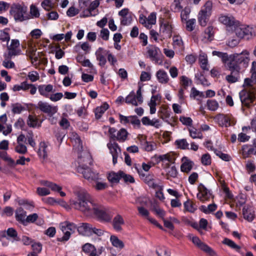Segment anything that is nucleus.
<instances>
[{
    "mask_svg": "<svg viewBox=\"0 0 256 256\" xmlns=\"http://www.w3.org/2000/svg\"><path fill=\"white\" fill-rule=\"evenodd\" d=\"M30 14L32 18H38L40 15L38 8L34 4H32L30 6Z\"/></svg>",
    "mask_w": 256,
    "mask_h": 256,
    "instance_id": "obj_57",
    "label": "nucleus"
},
{
    "mask_svg": "<svg viewBox=\"0 0 256 256\" xmlns=\"http://www.w3.org/2000/svg\"><path fill=\"white\" fill-rule=\"evenodd\" d=\"M156 76L160 83L166 84L169 80L167 73L162 70H158L156 74Z\"/></svg>",
    "mask_w": 256,
    "mask_h": 256,
    "instance_id": "obj_30",
    "label": "nucleus"
},
{
    "mask_svg": "<svg viewBox=\"0 0 256 256\" xmlns=\"http://www.w3.org/2000/svg\"><path fill=\"white\" fill-rule=\"evenodd\" d=\"M243 89H248L249 91H252V92H256V82L254 80L249 78L244 80L242 85Z\"/></svg>",
    "mask_w": 256,
    "mask_h": 256,
    "instance_id": "obj_25",
    "label": "nucleus"
},
{
    "mask_svg": "<svg viewBox=\"0 0 256 256\" xmlns=\"http://www.w3.org/2000/svg\"><path fill=\"white\" fill-rule=\"evenodd\" d=\"M92 232L96 234L98 236H103L102 238L108 239L110 238V240H119L118 236L114 235H111L109 232H104L102 230L92 228Z\"/></svg>",
    "mask_w": 256,
    "mask_h": 256,
    "instance_id": "obj_22",
    "label": "nucleus"
},
{
    "mask_svg": "<svg viewBox=\"0 0 256 256\" xmlns=\"http://www.w3.org/2000/svg\"><path fill=\"white\" fill-rule=\"evenodd\" d=\"M190 136L192 138H202V134L200 132L198 131L196 128H192L188 129Z\"/></svg>",
    "mask_w": 256,
    "mask_h": 256,
    "instance_id": "obj_46",
    "label": "nucleus"
},
{
    "mask_svg": "<svg viewBox=\"0 0 256 256\" xmlns=\"http://www.w3.org/2000/svg\"><path fill=\"white\" fill-rule=\"evenodd\" d=\"M28 125L32 128L40 126V124H38V119L34 116L30 115L27 120Z\"/></svg>",
    "mask_w": 256,
    "mask_h": 256,
    "instance_id": "obj_42",
    "label": "nucleus"
},
{
    "mask_svg": "<svg viewBox=\"0 0 256 256\" xmlns=\"http://www.w3.org/2000/svg\"><path fill=\"white\" fill-rule=\"evenodd\" d=\"M198 192L197 194V198L201 202L208 201L210 199L214 198L212 192L202 184H200L198 187Z\"/></svg>",
    "mask_w": 256,
    "mask_h": 256,
    "instance_id": "obj_9",
    "label": "nucleus"
},
{
    "mask_svg": "<svg viewBox=\"0 0 256 256\" xmlns=\"http://www.w3.org/2000/svg\"><path fill=\"white\" fill-rule=\"evenodd\" d=\"M0 158L7 162L10 166H13L15 164L14 160L8 156L6 152L0 151Z\"/></svg>",
    "mask_w": 256,
    "mask_h": 256,
    "instance_id": "obj_49",
    "label": "nucleus"
},
{
    "mask_svg": "<svg viewBox=\"0 0 256 256\" xmlns=\"http://www.w3.org/2000/svg\"><path fill=\"white\" fill-rule=\"evenodd\" d=\"M198 61L200 65L201 68L205 70H208L207 67L208 58L207 56L204 54H200L198 58Z\"/></svg>",
    "mask_w": 256,
    "mask_h": 256,
    "instance_id": "obj_43",
    "label": "nucleus"
},
{
    "mask_svg": "<svg viewBox=\"0 0 256 256\" xmlns=\"http://www.w3.org/2000/svg\"><path fill=\"white\" fill-rule=\"evenodd\" d=\"M42 112L48 114L49 116H52L57 112V106H52L48 102L40 101L36 106Z\"/></svg>",
    "mask_w": 256,
    "mask_h": 256,
    "instance_id": "obj_12",
    "label": "nucleus"
},
{
    "mask_svg": "<svg viewBox=\"0 0 256 256\" xmlns=\"http://www.w3.org/2000/svg\"><path fill=\"white\" fill-rule=\"evenodd\" d=\"M107 146L112 156V163L116 164L118 158H122L121 149L118 144L115 142H110L108 144Z\"/></svg>",
    "mask_w": 256,
    "mask_h": 256,
    "instance_id": "obj_11",
    "label": "nucleus"
},
{
    "mask_svg": "<svg viewBox=\"0 0 256 256\" xmlns=\"http://www.w3.org/2000/svg\"><path fill=\"white\" fill-rule=\"evenodd\" d=\"M234 32L240 38H244V30H243L244 28V25L239 24L238 25L236 24V25L234 26Z\"/></svg>",
    "mask_w": 256,
    "mask_h": 256,
    "instance_id": "obj_44",
    "label": "nucleus"
},
{
    "mask_svg": "<svg viewBox=\"0 0 256 256\" xmlns=\"http://www.w3.org/2000/svg\"><path fill=\"white\" fill-rule=\"evenodd\" d=\"M121 172H110L108 176V180L112 183H118L120 180L122 178Z\"/></svg>",
    "mask_w": 256,
    "mask_h": 256,
    "instance_id": "obj_34",
    "label": "nucleus"
},
{
    "mask_svg": "<svg viewBox=\"0 0 256 256\" xmlns=\"http://www.w3.org/2000/svg\"><path fill=\"white\" fill-rule=\"evenodd\" d=\"M212 54L213 56H216L220 58L225 67L228 66L229 62L230 56L227 53L214 50L212 52Z\"/></svg>",
    "mask_w": 256,
    "mask_h": 256,
    "instance_id": "obj_31",
    "label": "nucleus"
},
{
    "mask_svg": "<svg viewBox=\"0 0 256 256\" xmlns=\"http://www.w3.org/2000/svg\"><path fill=\"white\" fill-rule=\"evenodd\" d=\"M24 245H31L33 252H32L38 254L40 252L42 249V244L40 242L34 241H25L24 243Z\"/></svg>",
    "mask_w": 256,
    "mask_h": 256,
    "instance_id": "obj_29",
    "label": "nucleus"
},
{
    "mask_svg": "<svg viewBox=\"0 0 256 256\" xmlns=\"http://www.w3.org/2000/svg\"><path fill=\"white\" fill-rule=\"evenodd\" d=\"M26 212L22 208H19L16 211V218L18 221L21 222L23 224H25V218Z\"/></svg>",
    "mask_w": 256,
    "mask_h": 256,
    "instance_id": "obj_33",
    "label": "nucleus"
},
{
    "mask_svg": "<svg viewBox=\"0 0 256 256\" xmlns=\"http://www.w3.org/2000/svg\"><path fill=\"white\" fill-rule=\"evenodd\" d=\"M217 206L215 204H209L208 206H202L200 208V210L205 214H209L214 212L216 209Z\"/></svg>",
    "mask_w": 256,
    "mask_h": 256,
    "instance_id": "obj_41",
    "label": "nucleus"
},
{
    "mask_svg": "<svg viewBox=\"0 0 256 256\" xmlns=\"http://www.w3.org/2000/svg\"><path fill=\"white\" fill-rule=\"evenodd\" d=\"M46 148L47 146H46L45 142H42L40 143V148H39L38 153L39 156L42 157L43 158H46L48 156Z\"/></svg>",
    "mask_w": 256,
    "mask_h": 256,
    "instance_id": "obj_47",
    "label": "nucleus"
},
{
    "mask_svg": "<svg viewBox=\"0 0 256 256\" xmlns=\"http://www.w3.org/2000/svg\"><path fill=\"white\" fill-rule=\"evenodd\" d=\"M146 50L147 57L156 63L158 62V55L160 53V49L155 46L149 45L146 47Z\"/></svg>",
    "mask_w": 256,
    "mask_h": 256,
    "instance_id": "obj_14",
    "label": "nucleus"
},
{
    "mask_svg": "<svg viewBox=\"0 0 256 256\" xmlns=\"http://www.w3.org/2000/svg\"><path fill=\"white\" fill-rule=\"evenodd\" d=\"M226 68L230 72V74L226 76V80L229 83H234L238 81L241 68L231 64L230 66L228 65Z\"/></svg>",
    "mask_w": 256,
    "mask_h": 256,
    "instance_id": "obj_8",
    "label": "nucleus"
},
{
    "mask_svg": "<svg viewBox=\"0 0 256 256\" xmlns=\"http://www.w3.org/2000/svg\"><path fill=\"white\" fill-rule=\"evenodd\" d=\"M124 224V221L122 217L120 214H117L114 218L112 222L113 228L118 232L122 230V226Z\"/></svg>",
    "mask_w": 256,
    "mask_h": 256,
    "instance_id": "obj_21",
    "label": "nucleus"
},
{
    "mask_svg": "<svg viewBox=\"0 0 256 256\" xmlns=\"http://www.w3.org/2000/svg\"><path fill=\"white\" fill-rule=\"evenodd\" d=\"M217 118L218 121L221 122L223 126L227 127L230 125V120L228 116L224 114H219Z\"/></svg>",
    "mask_w": 256,
    "mask_h": 256,
    "instance_id": "obj_45",
    "label": "nucleus"
},
{
    "mask_svg": "<svg viewBox=\"0 0 256 256\" xmlns=\"http://www.w3.org/2000/svg\"><path fill=\"white\" fill-rule=\"evenodd\" d=\"M194 244L207 254L213 256L215 254L214 251L202 241H192Z\"/></svg>",
    "mask_w": 256,
    "mask_h": 256,
    "instance_id": "obj_20",
    "label": "nucleus"
},
{
    "mask_svg": "<svg viewBox=\"0 0 256 256\" xmlns=\"http://www.w3.org/2000/svg\"><path fill=\"white\" fill-rule=\"evenodd\" d=\"M12 56L6 54H4V60L2 62V66L6 68H14L15 66L14 64L11 60Z\"/></svg>",
    "mask_w": 256,
    "mask_h": 256,
    "instance_id": "obj_35",
    "label": "nucleus"
},
{
    "mask_svg": "<svg viewBox=\"0 0 256 256\" xmlns=\"http://www.w3.org/2000/svg\"><path fill=\"white\" fill-rule=\"evenodd\" d=\"M185 210L190 212H194L196 210V206L190 200L184 204Z\"/></svg>",
    "mask_w": 256,
    "mask_h": 256,
    "instance_id": "obj_38",
    "label": "nucleus"
},
{
    "mask_svg": "<svg viewBox=\"0 0 256 256\" xmlns=\"http://www.w3.org/2000/svg\"><path fill=\"white\" fill-rule=\"evenodd\" d=\"M6 236L10 238L15 240L18 238L17 232L13 228H8L6 231Z\"/></svg>",
    "mask_w": 256,
    "mask_h": 256,
    "instance_id": "obj_63",
    "label": "nucleus"
},
{
    "mask_svg": "<svg viewBox=\"0 0 256 256\" xmlns=\"http://www.w3.org/2000/svg\"><path fill=\"white\" fill-rule=\"evenodd\" d=\"M248 89H243L239 92L242 104L247 107L250 106L256 98V92H252Z\"/></svg>",
    "mask_w": 256,
    "mask_h": 256,
    "instance_id": "obj_7",
    "label": "nucleus"
},
{
    "mask_svg": "<svg viewBox=\"0 0 256 256\" xmlns=\"http://www.w3.org/2000/svg\"><path fill=\"white\" fill-rule=\"evenodd\" d=\"M132 14H129L126 16H124L120 18L121 24L124 26L130 24L132 21Z\"/></svg>",
    "mask_w": 256,
    "mask_h": 256,
    "instance_id": "obj_60",
    "label": "nucleus"
},
{
    "mask_svg": "<svg viewBox=\"0 0 256 256\" xmlns=\"http://www.w3.org/2000/svg\"><path fill=\"white\" fill-rule=\"evenodd\" d=\"M207 106L210 110L215 111L218 107V104L214 100H208L207 101Z\"/></svg>",
    "mask_w": 256,
    "mask_h": 256,
    "instance_id": "obj_52",
    "label": "nucleus"
},
{
    "mask_svg": "<svg viewBox=\"0 0 256 256\" xmlns=\"http://www.w3.org/2000/svg\"><path fill=\"white\" fill-rule=\"evenodd\" d=\"M182 164L180 166V170L184 172H188L192 170L193 166L192 162L188 160L186 158H182Z\"/></svg>",
    "mask_w": 256,
    "mask_h": 256,
    "instance_id": "obj_27",
    "label": "nucleus"
},
{
    "mask_svg": "<svg viewBox=\"0 0 256 256\" xmlns=\"http://www.w3.org/2000/svg\"><path fill=\"white\" fill-rule=\"evenodd\" d=\"M128 132L124 128H121L118 132L116 138L119 142H124L126 140Z\"/></svg>",
    "mask_w": 256,
    "mask_h": 256,
    "instance_id": "obj_37",
    "label": "nucleus"
},
{
    "mask_svg": "<svg viewBox=\"0 0 256 256\" xmlns=\"http://www.w3.org/2000/svg\"><path fill=\"white\" fill-rule=\"evenodd\" d=\"M41 4L42 6L47 11L50 10L54 6L52 0H44Z\"/></svg>",
    "mask_w": 256,
    "mask_h": 256,
    "instance_id": "obj_64",
    "label": "nucleus"
},
{
    "mask_svg": "<svg viewBox=\"0 0 256 256\" xmlns=\"http://www.w3.org/2000/svg\"><path fill=\"white\" fill-rule=\"evenodd\" d=\"M0 40L2 42H6L7 43L9 42L10 36L6 30H0Z\"/></svg>",
    "mask_w": 256,
    "mask_h": 256,
    "instance_id": "obj_58",
    "label": "nucleus"
},
{
    "mask_svg": "<svg viewBox=\"0 0 256 256\" xmlns=\"http://www.w3.org/2000/svg\"><path fill=\"white\" fill-rule=\"evenodd\" d=\"M71 140L74 144V146L78 150V152H81L82 150V146L80 136L76 134L72 133Z\"/></svg>",
    "mask_w": 256,
    "mask_h": 256,
    "instance_id": "obj_26",
    "label": "nucleus"
},
{
    "mask_svg": "<svg viewBox=\"0 0 256 256\" xmlns=\"http://www.w3.org/2000/svg\"><path fill=\"white\" fill-rule=\"evenodd\" d=\"M109 108L108 104L105 102L101 106L98 107L95 110V116L96 119H99Z\"/></svg>",
    "mask_w": 256,
    "mask_h": 256,
    "instance_id": "obj_36",
    "label": "nucleus"
},
{
    "mask_svg": "<svg viewBox=\"0 0 256 256\" xmlns=\"http://www.w3.org/2000/svg\"><path fill=\"white\" fill-rule=\"evenodd\" d=\"M78 156V166H80V161H82V164H84L86 166L91 165L92 163V158L90 154L87 152L82 151Z\"/></svg>",
    "mask_w": 256,
    "mask_h": 256,
    "instance_id": "obj_23",
    "label": "nucleus"
},
{
    "mask_svg": "<svg viewBox=\"0 0 256 256\" xmlns=\"http://www.w3.org/2000/svg\"><path fill=\"white\" fill-rule=\"evenodd\" d=\"M59 228L63 234L62 240H68L71 234L75 232L76 225L73 222L66 220L59 224Z\"/></svg>",
    "mask_w": 256,
    "mask_h": 256,
    "instance_id": "obj_6",
    "label": "nucleus"
},
{
    "mask_svg": "<svg viewBox=\"0 0 256 256\" xmlns=\"http://www.w3.org/2000/svg\"><path fill=\"white\" fill-rule=\"evenodd\" d=\"M223 243L238 252H240V250L241 246L236 244L234 241H223Z\"/></svg>",
    "mask_w": 256,
    "mask_h": 256,
    "instance_id": "obj_61",
    "label": "nucleus"
},
{
    "mask_svg": "<svg viewBox=\"0 0 256 256\" xmlns=\"http://www.w3.org/2000/svg\"><path fill=\"white\" fill-rule=\"evenodd\" d=\"M36 48L34 46L32 42L28 43V50L26 51V54L30 60L33 58V56H36Z\"/></svg>",
    "mask_w": 256,
    "mask_h": 256,
    "instance_id": "obj_39",
    "label": "nucleus"
},
{
    "mask_svg": "<svg viewBox=\"0 0 256 256\" xmlns=\"http://www.w3.org/2000/svg\"><path fill=\"white\" fill-rule=\"evenodd\" d=\"M126 102L128 104H131L134 106H137L140 104L138 102L136 99V96L134 91H132L130 94L126 98Z\"/></svg>",
    "mask_w": 256,
    "mask_h": 256,
    "instance_id": "obj_32",
    "label": "nucleus"
},
{
    "mask_svg": "<svg viewBox=\"0 0 256 256\" xmlns=\"http://www.w3.org/2000/svg\"><path fill=\"white\" fill-rule=\"evenodd\" d=\"M196 78L199 81V83L204 86H208L210 84L200 72H198L195 75Z\"/></svg>",
    "mask_w": 256,
    "mask_h": 256,
    "instance_id": "obj_50",
    "label": "nucleus"
},
{
    "mask_svg": "<svg viewBox=\"0 0 256 256\" xmlns=\"http://www.w3.org/2000/svg\"><path fill=\"white\" fill-rule=\"evenodd\" d=\"M12 112L14 114H20L22 110H24V107L18 103L12 104Z\"/></svg>",
    "mask_w": 256,
    "mask_h": 256,
    "instance_id": "obj_56",
    "label": "nucleus"
},
{
    "mask_svg": "<svg viewBox=\"0 0 256 256\" xmlns=\"http://www.w3.org/2000/svg\"><path fill=\"white\" fill-rule=\"evenodd\" d=\"M250 52L244 50L240 53H234L230 55L229 62L228 64L229 66H236L240 68H245L248 66L250 62Z\"/></svg>",
    "mask_w": 256,
    "mask_h": 256,
    "instance_id": "obj_2",
    "label": "nucleus"
},
{
    "mask_svg": "<svg viewBox=\"0 0 256 256\" xmlns=\"http://www.w3.org/2000/svg\"><path fill=\"white\" fill-rule=\"evenodd\" d=\"M77 170L78 172L82 174L84 178L90 182H97V180H100L98 174L92 172L88 166L82 164V160L80 161V166H78Z\"/></svg>",
    "mask_w": 256,
    "mask_h": 256,
    "instance_id": "obj_5",
    "label": "nucleus"
},
{
    "mask_svg": "<svg viewBox=\"0 0 256 256\" xmlns=\"http://www.w3.org/2000/svg\"><path fill=\"white\" fill-rule=\"evenodd\" d=\"M76 200H70V204L76 210L82 212L86 216L94 214L100 220L108 222L112 216L100 206L96 203L87 191L80 187L74 188Z\"/></svg>",
    "mask_w": 256,
    "mask_h": 256,
    "instance_id": "obj_1",
    "label": "nucleus"
},
{
    "mask_svg": "<svg viewBox=\"0 0 256 256\" xmlns=\"http://www.w3.org/2000/svg\"><path fill=\"white\" fill-rule=\"evenodd\" d=\"M100 4V2L98 0H96L92 2L88 8L84 11V16H96L98 12L96 10Z\"/></svg>",
    "mask_w": 256,
    "mask_h": 256,
    "instance_id": "obj_15",
    "label": "nucleus"
},
{
    "mask_svg": "<svg viewBox=\"0 0 256 256\" xmlns=\"http://www.w3.org/2000/svg\"><path fill=\"white\" fill-rule=\"evenodd\" d=\"M213 35V28L212 26H208L204 30V38L209 40H212Z\"/></svg>",
    "mask_w": 256,
    "mask_h": 256,
    "instance_id": "obj_62",
    "label": "nucleus"
},
{
    "mask_svg": "<svg viewBox=\"0 0 256 256\" xmlns=\"http://www.w3.org/2000/svg\"><path fill=\"white\" fill-rule=\"evenodd\" d=\"M162 160L166 161L164 167L166 172V175L168 177L176 178L178 174L177 170L174 166H171L169 162L171 161V158L166 155H164L162 156Z\"/></svg>",
    "mask_w": 256,
    "mask_h": 256,
    "instance_id": "obj_13",
    "label": "nucleus"
},
{
    "mask_svg": "<svg viewBox=\"0 0 256 256\" xmlns=\"http://www.w3.org/2000/svg\"><path fill=\"white\" fill-rule=\"evenodd\" d=\"M158 256H170L168 250L164 246L158 247L156 250Z\"/></svg>",
    "mask_w": 256,
    "mask_h": 256,
    "instance_id": "obj_48",
    "label": "nucleus"
},
{
    "mask_svg": "<svg viewBox=\"0 0 256 256\" xmlns=\"http://www.w3.org/2000/svg\"><path fill=\"white\" fill-rule=\"evenodd\" d=\"M38 90L40 94L46 98H49V93L50 92H54V86L52 84H42L40 85L38 87Z\"/></svg>",
    "mask_w": 256,
    "mask_h": 256,
    "instance_id": "obj_17",
    "label": "nucleus"
},
{
    "mask_svg": "<svg viewBox=\"0 0 256 256\" xmlns=\"http://www.w3.org/2000/svg\"><path fill=\"white\" fill-rule=\"evenodd\" d=\"M142 148L146 151L151 152L156 147V144L154 143L148 142L146 140H144V144H142Z\"/></svg>",
    "mask_w": 256,
    "mask_h": 256,
    "instance_id": "obj_51",
    "label": "nucleus"
},
{
    "mask_svg": "<svg viewBox=\"0 0 256 256\" xmlns=\"http://www.w3.org/2000/svg\"><path fill=\"white\" fill-rule=\"evenodd\" d=\"M146 18L150 28L152 25L155 24L156 23V12H152Z\"/></svg>",
    "mask_w": 256,
    "mask_h": 256,
    "instance_id": "obj_54",
    "label": "nucleus"
},
{
    "mask_svg": "<svg viewBox=\"0 0 256 256\" xmlns=\"http://www.w3.org/2000/svg\"><path fill=\"white\" fill-rule=\"evenodd\" d=\"M15 151L22 154H25L27 152L26 146L22 144H18L14 148Z\"/></svg>",
    "mask_w": 256,
    "mask_h": 256,
    "instance_id": "obj_53",
    "label": "nucleus"
},
{
    "mask_svg": "<svg viewBox=\"0 0 256 256\" xmlns=\"http://www.w3.org/2000/svg\"><path fill=\"white\" fill-rule=\"evenodd\" d=\"M176 144L181 149L186 150L188 148L189 144L186 139L177 140L176 141Z\"/></svg>",
    "mask_w": 256,
    "mask_h": 256,
    "instance_id": "obj_55",
    "label": "nucleus"
},
{
    "mask_svg": "<svg viewBox=\"0 0 256 256\" xmlns=\"http://www.w3.org/2000/svg\"><path fill=\"white\" fill-rule=\"evenodd\" d=\"M82 250L84 252L86 253H90V254L91 253L94 252L96 250L94 246L90 244L87 243L83 246Z\"/></svg>",
    "mask_w": 256,
    "mask_h": 256,
    "instance_id": "obj_59",
    "label": "nucleus"
},
{
    "mask_svg": "<svg viewBox=\"0 0 256 256\" xmlns=\"http://www.w3.org/2000/svg\"><path fill=\"white\" fill-rule=\"evenodd\" d=\"M138 172L140 174L142 179L146 184H147L149 186L152 188H156L158 186V185L155 183L154 176L153 174H148L146 175L144 174H140L139 171H138Z\"/></svg>",
    "mask_w": 256,
    "mask_h": 256,
    "instance_id": "obj_19",
    "label": "nucleus"
},
{
    "mask_svg": "<svg viewBox=\"0 0 256 256\" xmlns=\"http://www.w3.org/2000/svg\"><path fill=\"white\" fill-rule=\"evenodd\" d=\"M161 27L163 29V32L168 34V36L170 37L172 32V26L168 22H165L161 24Z\"/></svg>",
    "mask_w": 256,
    "mask_h": 256,
    "instance_id": "obj_40",
    "label": "nucleus"
},
{
    "mask_svg": "<svg viewBox=\"0 0 256 256\" xmlns=\"http://www.w3.org/2000/svg\"><path fill=\"white\" fill-rule=\"evenodd\" d=\"M20 41L16 39H12L11 40L10 44H6L8 52L4 54L10 56H16L20 54L21 50L20 48Z\"/></svg>",
    "mask_w": 256,
    "mask_h": 256,
    "instance_id": "obj_10",
    "label": "nucleus"
},
{
    "mask_svg": "<svg viewBox=\"0 0 256 256\" xmlns=\"http://www.w3.org/2000/svg\"><path fill=\"white\" fill-rule=\"evenodd\" d=\"M212 8V4L210 1H207L202 7L198 16V20L202 26H206L211 15Z\"/></svg>",
    "mask_w": 256,
    "mask_h": 256,
    "instance_id": "obj_4",
    "label": "nucleus"
},
{
    "mask_svg": "<svg viewBox=\"0 0 256 256\" xmlns=\"http://www.w3.org/2000/svg\"><path fill=\"white\" fill-rule=\"evenodd\" d=\"M219 21L228 26H232L236 25V22L232 16L222 15L219 18Z\"/></svg>",
    "mask_w": 256,
    "mask_h": 256,
    "instance_id": "obj_18",
    "label": "nucleus"
},
{
    "mask_svg": "<svg viewBox=\"0 0 256 256\" xmlns=\"http://www.w3.org/2000/svg\"><path fill=\"white\" fill-rule=\"evenodd\" d=\"M76 230H77L80 234L88 236L92 234V226L88 223H81L80 226H76Z\"/></svg>",
    "mask_w": 256,
    "mask_h": 256,
    "instance_id": "obj_16",
    "label": "nucleus"
},
{
    "mask_svg": "<svg viewBox=\"0 0 256 256\" xmlns=\"http://www.w3.org/2000/svg\"><path fill=\"white\" fill-rule=\"evenodd\" d=\"M28 10L27 7L24 4H12L10 10V14L16 20L22 22L28 18L26 15Z\"/></svg>",
    "mask_w": 256,
    "mask_h": 256,
    "instance_id": "obj_3",
    "label": "nucleus"
},
{
    "mask_svg": "<svg viewBox=\"0 0 256 256\" xmlns=\"http://www.w3.org/2000/svg\"><path fill=\"white\" fill-rule=\"evenodd\" d=\"M242 214L244 218L248 221L252 222L254 220V211L251 208L248 206H244L242 209Z\"/></svg>",
    "mask_w": 256,
    "mask_h": 256,
    "instance_id": "obj_28",
    "label": "nucleus"
},
{
    "mask_svg": "<svg viewBox=\"0 0 256 256\" xmlns=\"http://www.w3.org/2000/svg\"><path fill=\"white\" fill-rule=\"evenodd\" d=\"M106 54V51L102 48H98L96 52V60L99 61V64L100 66H104L106 64V60L104 56Z\"/></svg>",
    "mask_w": 256,
    "mask_h": 256,
    "instance_id": "obj_24",
    "label": "nucleus"
}]
</instances>
